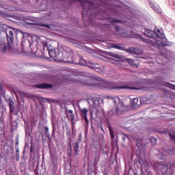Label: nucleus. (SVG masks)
Returning <instances> with one entry per match:
<instances>
[{
	"mask_svg": "<svg viewBox=\"0 0 175 175\" xmlns=\"http://www.w3.org/2000/svg\"><path fill=\"white\" fill-rule=\"evenodd\" d=\"M48 51L49 56L57 62H64L65 64H75L73 62V51L68 46L57 49L49 46L47 42L44 45V49Z\"/></svg>",
	"mask_w": 175,
	"mask_h": 175,
	"instance_id": "nucleus-1",
	"label": "nucleus"
},
{
	"mask_svg": "<svg viewBox=\"0 0 175 175\" xmlns=\"http://www.w3.org/2000/svg\"><path fill=\"white\" fill-rule=\"evenodd\" d=\"M98 86L105 90H112V91H122V90H137L135 87L120 86L117 82L102 81L98 83Z\"/></svg>",
	"mask_w": 175,
	"mask_h": 175,
	"instance_id": "nucleus-2",
	"label": "nucleus"
},
{
	"mask_svg": "<svg viewBox=\"0 0 175 175\" xmlns=\"http://www.w3.org/2000/svg\"><path fill=\"white\" fill-rule=\"evenodd\" d=\"M7 40L8 44L5 43V40L2 38H0V53H6L8 50L12 49V44L14 41V33L13 31L10 30L7 33Z\"/></svg>",
	"mask_w": 175,
	"mask_h": 175,
	"instance_id": "nucleus-3",
	"label": "nucleus"
},
{
	"mask_svg": "<svg viewBox=\"0 0 175 175\" xmlns=\"http://www.w3.org/2000/svg\"><path fill=\"white\" fill-rule=\"evenodd\" d=\"M139 39L144 43H146L147 44H150V46H154V47L163 46V42H162L163 38H159V40H157V38L147 39L143 37H140Z\"/></svg>",
	"mask_w": 175,
	"mask_h": 175,
	"instance_id": "nucleus-4",
	"label": "nucleus"
},
{
	"mask_svg": "<svg viewBox=\"0 0 175 175\" xmlns=\"http://www.w3.org/2000/svg\"><path fill=\"white\" fill-rule=\"evenodd\" d=\"M66 117L69 120V117L70 118V121H71V124H72V131L73 132V129L75 128V113H73V110L72 109H66Z\"/></svg>",
	"mask_w": 175,
	"mask_h": 175,
	"instance_id": "nucleus-5",
	"label": "nucleus"
},
{
	"mask_svg": "<svg viewBox=\"0 0 175 175\" xmlns=\"http://www.w3.org/2000/svg\"><path fill=\"white\" fill-rule=\"evenodd\" d=\"M88 114V109L83 108L81 109L80 111V116L83 120H85V122H86V125H88L90 124V121H88V118L87 117Z\"/></svg>",
	"mask_w": 175,
	"mask_h": 175,
	"instance_id": "nucleus-6",
	"label": "nucleus"
},
{
	"mask_svg": "<svg viewBox=\"0 0 175 175\" xmlns=\"http://www.w3.org/2000/svg\"><path fill=\"white\" fill-rule=\"evenodd\" d=\"M113 99L119 102L118 106L116 107V111H119L121 110V109H124L125 107V105H124V98L122 97H114Z\"/></svg>",
	"mask_w": 175,
	"mask_h": 175,
	"instance_id": "nucleus-7",
	"label": "nucleus"
},
{
	"mask_svg": "<svg viewBox=\"0 0 175 175\" xmlns=\"http://www.w3.org/2000/svg\"><path fill=\"white\" fill-rule=\"evenodd\" d=\"M126 61L131 65L132 68H137L140 65V61L139 59H126Z\"/></svg>",
	"mask_w": 175,
	"mask_h": 175,
	"instance_id": "nucleus-8",
	"label": "nucleus"
},
{
	"mask_svg": "<svg viewBox=\"0 0 175 175\" xmlns=\"http://www.w3.org/2000/svg\"><path fill=\"white\" fill-rule=\"evenodd\" d=\"M131 105L133 109H137L142 105V100L135 98L131 100Z\"/></svg>",
	"mask_w": 175,
	"mask_h": 175,
	"instance_id": "nucleus-9",
	"label": "nucleus"
},
{
	"mask_svg": "<svg viewBox=\"0 0 175 175\" xmlns=\"http://www.w3.org/2000/svg\"><path fill=\"white\" fill-rule=\"evenodd\" d=\"M153 31L154 32V36L156 35L157 39H165V34L160 29L155 27Z\"/></svg>",
	"mask_w": 175,
	"mask_h": 175,
	"instance_id": "nucleus-10",
	"label": "nucleus"
},
{
	"mask_svg": "<svg viewBox=\"0 0 175 175\" xmlns=\"http://www.w3.org/2000/svg\"><path fill=\"white\" fill-rule=\"evenodd\" d=\"M169 169H172L170 163L164 164L161 166V172L162 174H169Z\"/></svg>",
	"mask_w": 175,
	"mask_h": 175,
	"instance_id": "nucleus-11",
	"label": "nucleus"
},
{
	"mask_svg": "<svg viewBox=\"0 0 175 175\" xmlns=\"http://www.w3.org/2000/svg\"><path fill=\"white\" fill-rule=\"evenodd\" d=\"M36 88H39L40 90H47L49 88H53V85L48 83H38L35 85Z\"/></svg>",
	"mask_w": 175,
	"mask_h": 175,
	"instance_id": "nucleus-12",
	"label": "nucleus"
},
{
	"mask_svg": "<svg viewBox=\"0 0 175 175\" xmlns=\"http://www.w3.org/2000/svg\"><path fill=\"white\" fill-rule=\"evenodd\" d=\"M150 7L156 13H162V9L161 7L157 3H154L152 2L150 3Z\"/></svg>",
	"mask_w": 175,
	"mask_h": 175,
	"instance_id": "nucleus-13",
	"label": "nucleus"
},
{
	"mask_svg": "<svg viewBox=\"0 0 175 175\" xmlns=\"http://www.w3.org/2000/svg\"><path fill=\"white\" fill-rule=\"evenodd\" d=\"M9 103H8V106L10 108V113L11 114H13L14 113V102H13V99L12 98H9L8 99Z\"/></svg>",
	"mask_w": 175,
	"mask_h": 175,
	"instance_id": "nucleus-14",
	"label": "nucleus"
},
{
	"mask_svg": "<svg viewBox=\"0 0 175 175\" xmlns=\"http://www.w3.org/2000/svg\"><path fill=\"white\" fill-rule=\"evenodd\" d=\"M144 34L146 35V36H148V38H150L149 39H154V32L152 30H150V29H146L145 31Z\"/></svg>",
	"mask_w": 175,
	"mask_h": 175,
	"instance_id": "nucleus-15",
	"label": "nucleus"
},
{
	"mask_svg": "<svg viewBox=\"0 0 175 175\" xmlns=\"http://www.w3.org/2000/svg\"><path fill=\"white\" fill-rule=\"evenodd\" d=\"M88 66L91 69H96V72H99L100 73V69L96 67V65L94 63H88Z\"/></svg>",
	"mask_w": 175,
	"mask_h": 175,
	"instance_id": "nucleus-16",
	"label": "nucleus"
},
{
	"mask_svg": "<svg viewBox=\"0 0 175 175\" xmlns=\"http://www.w3.org/2000/svg\"><path fill=\"white\" fill-rule=\"evenodd\" d=\"M79 144H80V143L77 142L75 143V145H74V150H75L76 155H77V154H79V152H80V150H79V148L80 147Z\"/></svg>",
	"mask_w": 175,
	"mask_h": 175,
	"instance_id": "nucleus-17",
	"label": "nucleus"
},
{
	"mask_svg": "<svg viewBox=\"0 0 175 175\" xmlns=\"http://www.w3.org/2000/svg\"><path fill=\"white\" fill-rule=\"evenodd\" d=\"M123 51L126 53H131V54H135L136 53V51H137V50L134 47H129L128 49H124Z\"/></svg>",
	"mask_w": 175,
	"mask_h": 175,
	"instance_id": "nucleus-18",
	"label": "nucleus"
},
{
	"mask_svg": "<svg viewBox=\"0 0 175 175\" xmlns=\"http://www.w3.org/2000/svg\"><path fill=\"white\" fill-rule=\"evenodd\" d=\"M163 85H165V87H168V88H170L171 90H174V91H175V85H173L168 82H165Z\"/></svg>",
	"mask_w": 175,
	"mask_h": 175,
	"instance_id": "nucleus-19",
	"label": "nucleus"
},
{
	"mask_svg": "<svg viewBox=\"0 0 175 175\" xmlns=\"http://www.w3.org/2000/svg\"><path fill=\"white\" fill-rule=\"evenodd\" d=\"M15 155L16 157V159L17 162H18V161H20V149H18V148H17L16 149V154H15Z\"/></svg>",
	"mask_w": 175,
	"mask_h": 175,
	"instance_id": "nucleus-20",
	"label": "nucleus"
},
{
	"mask_svg": "<svg viewBox=\"0 0 175 175\" xmlns=\"http://www.w3.org/2000/svg\"><path fill=\"white\" fill-rule=\"evenodd\" d=\"M173 46V43L170 42H163V47H172Z\"/></svg>",
	"mask_w": 175,
	"mask_h": 175,
	"instance_id": "nucleus-21",
	"label": "nucleus"
},
{
	"mask_svg": "<svg viewBox=\"0 0 175 175\" xmlns=\"http://www.w3.org/2000/svg\"><path fill=\"white\" fill-rule=\"evenodd\" d=\"M137 147H142L143 146V139L136 140Z\"/></svg>",
	"mask_w": 175,
	"mask_h": 175,
	"instance_id": "nucleus-22",
	"label": "nucleus"
},
{
	"mask_svg": "<svg viewBox=\"0 0 175 175\" xmlns=\"http://www.w3.org/2000/svg\"><path fill=\"white\" fill-rule=\"evenodd\" d=\"M109 135H110L111 139H114V133L113 131V129H111V127H109Z\"/></svg>",
	"mask_w": 175,
	"mask_h": 175,
	"instance_id": "nucleus-23",
	"label": "nucleus"
},
{
	"mask_svg": "<svg viewBox=\"0 0 175 175\" xmlns=\"http://www.w3.org/2000/svg\"><path fill=\"white\" fill-rule=\"evenodd\" d=\"M113 49H117L118 50H123L124 51V48H122V46H120V45L118 44H115L113 45Z\"/></svg>",
	"mask_w": 175,
	"mask_h": 175,
	"instance_id": "nucleus-24",
	"label": "nucleus"
},
{
	"mask_svg": "<svg viewBox=\"0 0 175 175\" xmlns=\"http://www.w3.org/2000/svg\"><path fill=\"white\" fill-rule=\"evenodd\" d=\"M136 53L134 54H136L137 55H141V54H143V51L141 49H136Z\"/></svg>",
	"mask_w": 175,
	"mask_h": 175,
	"instance_id": "nucleus-25",
	"label": "nucleus"
},
{
	"mask_svg": "<svg viewBox=\"0 0 175 175\" xmlns=\"http://www.w3.org/2000/svg\"><path fill=\"white\" fill-rule=\"evenodd\" d=\"M81 142H83V134L81 133H80L79 134V139L77 140L78 143H81Z\"/></svg>",
	"mask_w": 175,
	"mask_h": 175,
	"instance_id": "nucleus-26",
	"label": "nucleus"
},
{
	"mask_svg": "<svg viewBox=\"0 0 175 175\" xmlns=\"http://www.w3.org/2000/svg\"><path fill=\"white\" fill-rule=\"evenodd\" d=\"M81 6L83 8V12H85V5H88V3L84 1H81Z\"/></svg>",
	"mask_w": 175,
	"mask_h": 175,
	"instance_id": "nucleus-27",
	"label": "nucleus"
},
{
	"mask_svg": "<svg viewBox=\"0 0 175 175\" xmlns=\"http://www.w3.org/2000/svg\"><path fill=\"white\" fill-rule=\"evenodd\" d=\"M112 24H116V23H122V21H120V20H118V19H113L112 21H111Z\"/></svg>",
	"mask_w": 175,
	"mask_h": 175,
	"instance_id": "nucleus-28",
	"label": "nucleus"
},
{
	"mask_svg": "<svg viewBox=\"0 0 175 175\" xmlns=\"http://www.w3.org/2000/svg\"><path fill=\"white\" fill-rule=\"evenodd\" d=\"M169 136L172 140H175V133H170Z\"/></svg>",
	"mask_w": 175,
	"mask_h": 175,
	"instance_id": "nucleus-29",
	"label": "nucleus"
},
{
	"mask_svg": "<svg viewBox=\"0 0 175 175\" xmlns=\"http://www.w3.org/2000/svg\"><path fill=\"white\" fill-rule=\"evenodd\" d=\"M111 57H113V58H117L118 59H121V56L118 55H116V54H111Z\"/></svg>",
	"mask_w": 175,
	"mask_h": 175,
	"instance_id": "nucleus-30",
	"label": "nucleus"
},
{
	"mask_svg": "<svg viewBox=\"0 0 175 175\" xmlns=\"http://www.w3.org/2000/svg\"><path fill=\"white\" fill-rule=\"evenodd\" d=\"M66 131H67L66 135L67 136H70V129H69V127H67Z\"/></svg>",
	"mask_w": 175,
	"mask_h": 175,
	"instance_id": "nucleus-31",
	"label": "nucleus"
},
{
	"mask_svg": "<svg viewBox=\"0 0 175 175\" xmlns=\"http://www.w3.org/2000/svg\"><path fill=\"white\" fill-rule=\"evenodd\" d=\"M0 124L1 125H5V120H3L2 118H0Z\"/></svg>",
	"mask_w": 175,
	"mask_h": 175,
	"instance_id": "nucleus-32",
	"label": "nucleus"
},
{
	"mask_svg": "<svg viewBox=\"0 0 175 175\" xmlns=\"http://www.w3.org/2000/svg\"><path fill=\"white\" fill-rule=\"evenodd\" d=\"M79 65H82L83 66H85V65H87V62H85V61L80 62Z\"/></svg>",
	"mask_w": 175,
	"mask_h": 175,
	"instance_id": "nucleus-33",
	"label": "nucleus"
},
{
	"mask_svg": "<svg viewBox=\"0 0 175 175\" xmlns=\"http://www.w3.org/2000/svg\"><path fill=\"white\" fill-rule=\"evenodd\" d=\"M120 27H118V26H116V27H115V30H116L117 32H120Z\"/></svg>",
	"mask_w": 175,
	"mask_h": 175,
	"instance_id": "nucleus-34",
	"label": "nucleus"
},
{
	"mask_svg": "<svg viewBox=\"0 0 175 175\" xmlns=\"http://www.w3.org/2000/svg\"><path fill=\"white\" fill-rule=\"evenodd\" d=\"M150 141L152 142V143L155 144L157 142V139L155 138H151Z\"/></svg>",
	"mask_w": 175,
	"mask_h": 175,
	"instance_id": "nucleus-35",
	"label": "nucleus"
},
{
	"mask_svg": "<svg viewBox=\"0 0 175 175\" xmlns=\"http://www.w3.org/2000/svg\"><path fill=\"white\" fill-rule=\"evenodd\" d=\"M18 139H16L15 146H18Z\"/></svg>",
	"mask_w": 175,
	"mask_h": 175,
	"instance_id": "nucleus-36",
	"label": "nucleus"
},
{
	"mask_svg": "<svg viewBox=\"0 0 175 175\" xmlns=\"http://www.w3.org/2000/svg\"><path fill=\"white\" fill-rule=\"evenodd\" d=\"M45 132H46V133H47V132H49V127H47V126L45 127Z\"/></svg>",
	"mask_w": 175,
	"mask_h": 175,
	"instance_id": "nucleus-37",
	"label": "nucleus"
},
{
	"mask_svg": "<svg viewBox=\"0 0 175 175\" xmlns=\"http://www.w3.org/2000/svg\"><path fill=\"white\" fill-rule=\"evenodd\" d=\"M30 152H33V148L32 147V146L30 148Z\"/></svg>",
	"mask_w": 175,
	"mask_h": 175,
	"instance_id": "nucleus-38",
	"label": "nucleus"
},
{
	"mask_svg": "<svg viewBox=\"0 0 175 175\" xmlns=\"http://www.w3.org/2000/svg\"><path fill=\"white\" fill-rule=\"evenodd\" d=\"M3 89V86L1 84H0V91H2Z\"/></svg>",
	"mask_w": 175,
	"mask_h": 175,
	"instance_id": "nucleus-39",
	"label": "nucleus"
},
{
	"mask_svg": "<svg viewBox=\"0 0 175 175\" xmlns=\"http://www.w3.org/2000/svg\"><path fill=\"white\" fill-rule=\"evenodd\" d=\"M92 129L93 132H95V128L94 127L93 125H92Z\"/></svg>",
	"mask_w": 175,
	"mask_h": 175,
	"instance_id": "nucleus-40",
	"label": "nucleus"
},
{
	"mask_svg": "<svg viewBox=\"0 0 175 175\" xmlns=\"http://www.w3.org/2000/svg\"><path fill=\"white\" fill-rule=\"evenodd\" d=\"M167 152L168 154H174L173 152H170V151H167Z\"/></svg>",
	"mask_w": 175,
	"mask_h": 175,
	"instance_id": "nucleus-41",
	"label": "nucleus"
},
{
	"mask_svg": "<svg viewBox=\"0 0 175 175\" xmlns=\"http://www.w3.org/2000/svg\"><path fill=\"white\" fill-rule=\"evenodd\" d=\"M42 100H47V98H42Z\"/></svg>",
	"mask_w": 175,
	"mask_h": 175,
	"instance_id": "nucleus-42",
	"label": "nucleus"
},
{
	"mask_svg": "<svg viewBox=\"0 0 175 175\" xmlns=\"http://www.w3.org/2000/svg\"><path fill=\"white\" fill-rule=\"evenodd\" d=\"M1 103H2V102L1 101V96H0V105H1Z\"/></svg>",
	"mask_w": 175,
	"mask_h": 175,
	"instance_id": "nucleus-43",
	"label": "nucleus"
},
{
	"mask_svg": "<svg viewBox=\"0 0 175 175\" xmlns=\"http://www.w3.org/2000/svg\"><path fill=\"white\" fill-rule=\"evenodd\" d=\"M1 157H2V155L0 154V158H1Z\"/></svg>",
	"mask_w": 175,
	"mask_h": 175,
	"instance_id": "nucleus-44",
	"label": "nucleus"
},
{
	"mask_svg": "<svg viewBox=\"0 0 175 175\" xmlns=\"http://www.w3.org/2000/svg\"><path fill=\"white\" fill-rule=\"evenodd\" d=\"M27 175H30L29 174H28Z\"/></svg>",
	"mask_w": 175,
	"mask_h": 175,
	"instance_id": "nucleus-45",
	"label": "nucleus"
}]
</instances>
